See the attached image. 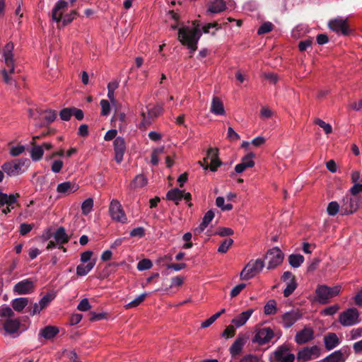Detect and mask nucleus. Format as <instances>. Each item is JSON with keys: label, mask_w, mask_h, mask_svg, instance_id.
<instances>
[{"label": "nucleus", "mask_w": 362, "mask_h": 362, "mask_svg": "<svg viewBox=\"0 0 362 362\" xmlns=\"http://www.w3.org/2000/svg\"><path fill=\"white\" fill-rule=\"evenodd\" d=\"M179 15L173 11H169L167 13L168 20H173L174 23L170 24V28L174 30L178 29V40L183 45L187 47L190 53H194L197 48V43L202 35V30L204 33H211L215 35V31L211 33V29L218 30L221 26L218 23H208L200 28L199 24L192 23V24L184 25L179 22Z\"/></svg>", "instance_id": "1"}, {"label": "nucleus", "mask_w": 362, "mask_h": 362, "mask_svg": "<svg viewBox=\"0 0 362 362\" xmlns=\"http://www.w3.org/2000/svg\"><path fill=\"white\" fill-rule=\"evenodd\" d=\"M13 45L12 42L7 43L3 49V56L6 67L1 70V74L5 83L14 87V91L20 89L16 78L11 75L15 71V64L13 54Z\"/></svg>", "instance_id": "2"}, {"label": "nucleus", "mask_w": 362, "mask_h": 362, "mask_svg": "<svg viewBox=\"0 0 362 362\" xmlns=\"http://www.w3.org/2000/svg\"><path fill=\"white\" fill-rule=\"evenodd\" d=\"M69 2L64 0H59L52 9V17L54 21L60 23L62 21V25L65 26L71 23L76 18L77 13L72 11L69 13L62 16L64 11L68 8Z\"/></svg>", "instance_id": "3"}, {"label": "nucleus", "mask_w": 362, "mask_h": 362, "mask_svg": "<svg viewBox=\"0 0 362 362\" xmlns=\"http://www.w3.org/2000/svg\"><path fill=\"white\" fill-rule=\"evenodd\" d=\"M341 286L329 287L326 285H320L315 290L316 300L320 304H326L329 300L340 293Z\"/></svg>", "instance_id": "4"}, {"label": "nucleus", "mask_w": 362, "mask_h": 362, "mask_svg": "<svg viewBox=\"0 0 362 362\" xmlns=\"http://www.w3.org/2000/svg\"><path fill=\"white\" fill-rule=\"evenodd\" d=\"M264 267V262L262 259L250 260L240 272V278L242 280L250 279L259 274Z\"/></svg>", "instance_id": "5"}, {"label": "nucleus", "mask_w": 362, "mask_h": 362, "mask_svg": "<svg viewBox=\"0 0 362 362\" xmlns=\"http://www.w3.org/2000/svg\"><path fill=\"white\" fill-rule=\"evenodd\" d=\"M359 312L356 308H349L339 315V322L344 327H351L360 322Z\"/></svg>", "instance_id": "6"}, {"label": "nucleus", "mask_w": 362, "mask_h": 362, "mask_svg": "<svg viewBox=\"0 0 362 362\" xmlns=\"http://www.w3.org/2000/svg\"><path fill=\"white\" fill-rule=\"evenodd\" d=\"M53 299V295L47 293L40 300L38 303H35L33 305L27 306L28 299L27 298H24V308L26 307L25 312L29 313L30 315L33 316L40 313V312L47 307Z\"/></svg>", "instance_id": "7"}, {"label": "nucleus", "mask_w": 362, "mask_h": 362, "mask_svg": "<svg viewBox=\"0 0 362 362\" xmlns=\"http://www.w3.org/2000/svg\"><path fill=\"white\" fill-rule=\"evenodd\" d=\"M109 214L111 218L117 222L124 223L127 221L122 204L117 199H113L111 200L109 206Z\"/></svg>", "instance_id": "8"}, {"label": "nucleus", "mask_w": 362, "mask_h": 362, "mask_svg": "<svg viewBox=\"0 0 362 362\" xmlns=\"http://www.w3.org/2000/svg\"><path fill=\"white\" fill-rule=\"evenodd\" d=\"M328 27L338 35H347L350 32L347 25V18L337 17L333 18L329 21Z\"/></svg>", "instance_id": "9"}, {"label": "nucleus", "mask_w": 362, "mask_h": 362, "mask_svg": "<svg viewBox=\"0 0 362 362\" xmlns=\"http://www.w3.org/2000/svg\"><path fill=\"white\" fill-rule=\"evenodd\" d=\"M284 254L278 247H274L266 255V259L268 260V269H273L281 264L284 259Z\"/></svg>", "instance_id": "10"}, {"label": "nucleus", "mask_w": 362, "mask_h": 362, "mask_svg": "<svg viewBox=\"0 0 362 362\" xmlns=\"http://www.w3.org/2000/svg\"><path fill=\"white\" fill-rule=\"evenodd\" d=\"M17 196L13 194H8L0 191V208L1 212L7 214L16 206Z\"/></svg>", "instance_id": "11"}, {"label": "nucleus", "mask_w": 362, "mask_h": 362, "mask_svg": "<svg viewBox=\"0 0 362 362\" xmlns=\"http://www.w3.org/2000/svg\"><path fill=\"white\" fill-rule=\"evenodd\" d=\"M23 161L21 159H14L4 163L1 165L2 170L8 177H15L21 173Z\"/></svg>", "instance_id": "12"}, {"label": "nucleus", "mask_w": 362, "mask_h": 362, "mask_svg": "<svg viewBox=\"0 0 362 362\" xmlns=\"http://www.w3.org/2000/svg\"><path fill=\"white\" fill-rule=\"evenodd\" d=\"M359 206L358 199L356 197H351L346 194L342 199L341 211L343 215L354 213Z\"/></svg>", "instance_id": "13"}, {"label": "nucleus", "mask_w": 362, "mask_h": 362, "mask_svg": "<svg viewBox=\"0 0 362 362\" xmlns=\"http://www.w3.org/2000/svg\"><path fill=\"white\" fill-rule=\"evenodd\" d=\"M301 317L302 313L297 309H293L282 315L281 322L284 328L288 329Z\"/></svg>", "instance_id": "14"}, {"label": "nucleus", "mask_w": 362, "mask_h": 362, "mask_svg": "<svg viewBox=\"0 0 362 362\" xmlns=\"http://www.w3.org/2000/svg\"><path fill=\"white\" fill-rule=\"evenodd\" d=\"M320 354V349L317 346L305 347L298 351L297 358L298 361H306L317 358Z\"/></svg>", "instance_id": "15"}, {"label": "nucleus", "mask_w": 362, "mask_h": 362, "mask_svg": "<svg viewBox=\"0 0 362 362\" xmlns=\"http://www.w3.org/2000/svg\"><path fill=\"white\" fill-rule=\"evenodd\" d=\"M281 337L279 331L274 332L271 327H264L257 330L254 339H272L274 337L279 339Z\"/></svg>", "instance_id": "16"}, {"label": "nucleus", "mask_w": 362, "mask_h": 362, "mask_svg": "<svg viewBox=\"0 0 362 362\" xmlns=\"http://www.w3.org/2000/svg\"><path fill=\"white\" fill-rule=\"evenodd\" d=\"M348 356V347H343L326 356L322 362H344Z\"/></svg>", "instance_id": "17"}, {"label": "nucleus", "mask_w": 362, "mask_h": 362, "mask_svg": "<svg viewBox=\"0 0 362 362\" xmlns=\"http://www.w3.org/2000/svg\"><path fill=\"white\" fill-rule=\"evenodd\" d=\"M114 150L115 153V160L120 163L126 151L125 141L122 137L118 136L114 140Z\"/></svg>", "instance_id": "18"}, {"label": "nucleus", "mask_w": 362, "mask_h": 362, "mask_svg": "<svg viewBox=\"0 0 362 362\" xmlns=\"http://www.w3.org/2000/svg\"><path fill=\"white\" fill-rule=\"evenodd\" d=\"M3 326L5 334H15L18 332L20 327V321L18 319H7L6 322L0 320V326Z\"/></svg>", "instance_id": "19"}, {"label": "nucleus", "mask_w": 362, "mask_h": 362, "mask_svg": "<svg viewBox=\"0 0 362 362\" xmlns=\"http://www.w3.org/2000/svg\"><path fill=\"white\" fill-rule=\"evenodd\" d=\"M226 8V0H210L206 10V14L219 13Z\"/></svg>", "instance_id": "20"}, {"label": "nucleus", "mask_w": 362, "mask_h": 362, "mask_svg": "<svg viewBox=\"0 0 362 362\" xmlns=\"http://www.w3.org/2000/svg\"><path fill=\"white\" fill-rule=\"evenodd\" d=\"M78 189V184L70 181L59 183L57 187V191L58 193L67 194L74 193L76 192Z\"/></svg>", "instance_id": "21"}, {"label": "nucleus", "mask_w": 362, "mask_h": 362, "mask_svg": "<svg viewBox=\"0 0 362 362\" xmlns=\"http://www.w3.org/2000/svg\"><path fill=\"white\" fill-rule=\"evenodd\" d=\"M254 313L253 309H248L245 311L242 312L238 315L235 316L231 321V323L235 326L236 328H239L243 326L247 321L250 319Z\"/></svg>", "instance_id": "22"}, {"label": "nucleus", "mask_w": 362, "mask_h": 362, "mask_svg": "<svg viewBox=\"0 0 362 362\" xmlns=\"http://www.w3.org/2000/svg\"><path fill=\"white\" fill-rule=\"evenodd\" d=\"M210 112L217 116H225L226 110L224 108V105L221 100L216 97L214 96L212 98Z\"/></svg>", "instance_id": "23"}, {"label": "nucleus", "mask_w": 362, "mask_h": 362, "mask_svg": "<svg viewBox=\"0 0 362 362\" xmlns=\"http://www.w3.org/2000/svg\"><path fill=\"white\" fill-rule=\"evenodd\" d=\"M209 160L210 161V170L211 171H216L217 168L221 165V162L219 160L218 157V150L215 148H210L207 152L206 158L205 161Z\"/></svg>", "instance_id": "24"}, {"label": "nucleus", "mask_w": 362, "mask_h": 362, "mask_svg": "<svg viewBox=\"0 0 362 362\" xmlns=\"http://www.w3.org/2000/svg\"><path fill=\"white\" fill-rule=\"evenodd\" d=\"M59 329L55 326H47L40 331L39 337L45 339H51L54 338L58 333Z\"/></svg>", "instance_id": "25"}, {"label": "nucleus", "mask_w": 362, "mask_h": 362, "mask_svg": "<svg viewBox=\"0 0 362 362\" xmlns=\"http://www.w3.org/2000/svg\"><path fill=\"white\" fill-rule=\"evenodd\" d=\"M148 183V179L143 174L137 175L130 183L129 187L131 190L145 187Z\"/></svg>", "instance_id": "26"}, {"label": "nucleus", "mask_w": 362, "mask_h": 362, "mask_svg": "<svg viewBox=\"0 0 362 362\" xmlns=\"http://www.w3.org/2000/svg\"><path fill=\"white\" fill-rule=\"evenodd\" d=\"M95 261L93 260L86 264H80L76 267V274L80 276H85L87 275L95 267Z\"/></svg>", "instance_id": "27"}, {"label": "nucleus", "mask_w": 362, "mask_h": 362, "mask_svg": "<svg viewBox=\"0 0 362 362\" xmlns=\"http://www.w3.org/2000/svg\"><path fill=\"white\" fill-rule=\"evenodd\" d=\"M54 238L55 241L60 245L66 243L69 238L66 234L64 228L59 227L54 233Z\"/></svg>", "instance_id": "28"}, {"label": "nucleus", "mask_w": 362, "mask_h": 362, "mask_svg": "<svg viewBox=\"0 0 362 362\" xmlns=\"http://www.w3.org/2000/svg\"><path fill=\"white\" fill-rule=\"evenodd\" d=\"M166 197L168 200L173 201L176 204H178V202L182 199L183 191L178 188L172 189L168 192Z\"/></svg>", "instance_id": "29"}, {"label": "nucleus", "mask_w": 362, "mask_h": 362, "mask_svg": "<svg viewBox=\"0 0 362 362\" xmlns=\"http://www.w3.org/2000/svg\"><path fill=\"white\" fill-rule=\"evenodd\" d=\"M40 116L44 120L43 123L40 125L49 124L55 120L57 113L54 110H46L40 114Z\"/></svg>", "instance_id": "30"}, {"label": "nucleus", "mask_w": 362, "mask_h": 362, "mask_svg": "<svg viewBox=\"0 0 362 362\" xmlns=\"http://www.w3.org/2000/svg\"><path fill=\"white\" fill-rule=\"evenodd\" d=\"M304 257L300 254H292L288 257V262L293 268H298L304 262Z\"/></svg>", "instance_id": "31"}, {"label": "nucleus", "mask_w": 362, "mask_h": 362, "mask_svg": "<svg viewBox=\"0 0 362 362\" xmlns=\"http://www.w3.org/2000/svg\"><path fill=\"white\" fill-rule=\"evenodd\" d=\"M276 358L280 362H293L295 356L293 354H286L281 349L276 351Z\"/></svg>", "instance_id": "32"}, {"label": "nucleus", "mask_w": 362, "mask_h": 362, "mask_svg": "<svg viewBox=\"0 0 362 362\" xmlns=\"http://www.w3.org/2000/svg\"><path fill=\"white\" fill-rule=\"evenodd\" d=\"M30 153L33 161H38L42 158L44 154V149L42 146L36 145L30 148Z\"/></svg>", "instance_id": "33"}, {"label": "nucleus", "mask_w": 362, "mask_h": 362, "mask_svg": "<svg viewBox=\"0 0 362 362\" xmlns=\"http://www.w3.org/2000/svg\"><path fill=\"white\" fill-rule=\"evenodd\" d=\"M295 339H313V331L310 327H305L296 335Z\"/></svg>", "instance_id": "34"}, {"label": "nucleus", "mask_w": 362, "mask_h": 362, "mask_svg": "<svg viewBox=\"0 0 362 362\" xmlns=\"http://www.w3.org/2000/svg\"><path fill=\"white\" fill-rule=\"evenodd\" d=\"M277 312L276 302L274 299L269 300L264 307V313L266 315H274Z\"/></svg>", "instance_id": "35"}, {"label": "nucleus", "mask_w": 362, "mask_h": 362, "mask_svg": "<svg viewBox=\"0 0 362 362\" xmlns=\"http://www.w3.org/2000/svg\"><path fill=\"white\" fill-rule=\"evenodd\" d=\"M14 317V311L8 305L4 304L0 306V317L12 319Z\"/></svg>", "instance_id": "36"}, {"label": "nucleus", "mask_w": 362, "mask_h": 362, "mask_svg": "<svg viewBox=\"0 0 362 362\" xmlns=\"http://www.w3.org/2000/svg\"><path fill=\"white\" fill-rule=\"evenodd\" d=\"M141 115L142 117V120L139 124L140 128H146V127L149 126L152 123L153 120L155 119L154 117L149 114L148 110L147 111V113H146L142 109L141 112Z\"/></svg>", "instance_id": "37"}, {"label": "nucleus", "mask_w": 362, "mask_h": 362, "mask_svg": "<svg viewBox=\"0 0 362 362\" xmlns=\"http://www.w3.org/2000/svg\"><path fill=\"white\" fill-rule=\"evenodd\" d=\"M93 198H88L85 199L82 204H81V211L82 214L85 216L89 214L93 208Z\"/></svg>", "instance_id": "38"}, {"label": "nucleus", "mask_w": 362, "mask_h": 362, "mask_svg": "<svg viewBox=\"0 0 362 362\" xmlns=\"http://www.w3.org/2000/svg\"><path fill=\"white\" fill-rule=\"evenodd\" d=\"M216 205L222 211H230L233 209V205L231 204H225V198L223 197H216Z\"/></svg>", "instance_id": "39"}, {"label": "nucleus", "mask_w": 362, "mask_h": 362, "mask_svg": "<svg viewBox=\"0 0 362 362\" xmlns=\"http://www.w3.org/2000/svg\"><path fill=\"white\" fill-rule=\"evenodd\" d=\"M243 346V341H234V343L230 348V352L231 355L233 356L238 355L241 352Z\"/></svg>", "instance_id": "40"}, {"label": "nucleus", "mask_w": 362, "mask_h": 362, "mask_svg": "<svg viewBox=\"0 0 362 362\" xmlns=\"http://www.w3.org/2000/svg\"><path fill=\"white\" fill-rule=\"evenodd\" d=\"M340 207L337 202L332 201L329 203L327 207V212L329 216H334L338 214Z\"/></svg>", "instance_id": "41"}, {"label": "nucleus", "mask_w": 362, "mask_h": 362, "mask_svg": "<svg viewBox=\"0 0 362 362\" xmlns=\"http://www.w3.org/2000/svg\"><path fill=\"white\" fill-rule=\"evenodd\" d=\"M296 288L297 283L296 280H291L290 281H288L286 284V287L285 288L283 292L284 296L285 297H288L293 293Z\"/></svg>", "instance_id": "42"}, {"label": "nucleus", "mask_w": 362, "mask_h": 362, "mask_svg": "<svg viewBox=\"0 0 362 362\" xmlns=\"http://www.w3.org/2000/svg\"><path fill=\"white\" fill-rule=\"evenodd\" d=\"M233 240L232 238H226L220 244L218 247V252L220 253H226L229 247L233 245Z\"/></svg>", "instance_id": "43"}, {"label": "nucleus", "mask_w": 362, "mask_h": 362, "mask_svg": "<svg viewBox=\"0 0 362 362\" xmlns=\"http://www.w3.org/2000/svg\"><path fill=\"white\" fill-rule=\"evenodd\" d=\"M273 24L271 22L266 21L264 22L260 27L257 30L258 35H263L265 33H268L273 30Z\"/></svg>", "instance_id": "44"}, {"label": "nucleus", "mask_w": 362, "mask_h": 362, "mask_svg": "<svg viewBox=\"0 0 362 362\" xmlns=\"http://www.w3.org/2000/svg\"><path fill=\"white\" fill-rule=\"evenodd\" d=\"M147 296V293H143L136 297L133 300L130 301L129 303L126 305L127 308H134L140 305L144 300L145 297Z\"/></svg>", "instance_id": "45"}, {"label": "nucleus", "mask_w": 362, "mask_h": 362, "mask_svg": "<svg viewBox=\"0 0 362 362\" xmlns=\"http://www.w3.org/2000/svg\"><path fill=\"white\" fill-rule=\"evenodd\" d=\"M152 266L153 264L150 259H144L138 262L136 268L139 271H144L151 269Z\"/></svg>", "instance_id": "46"}, {"label": "nucleus", "mask_w": 362, "mask_h": 362, "mask_svg": "<svg viewBox=\"0 0 362 362\" xmlns=\"http://www.w3.org/2000/svg\"><path fill=\"white\" fill-rule=\"evenodd\" d=\"M255 154L250 152L242 158L241 162L244 163L246 167L252 168L255 165V161L253 160Z\"/></svg>", "instance_id": "47"}, {"label": "nucleus", "mask_w": 362, "mask_h": 362, "mask_svg": "<svg viewBox=\"0 0 362 362\" xmlns=\"http://www.w3.org/2000/svg\"><path fill=\"white\" fill-rule=\"evenodd\" d=\"M315 123L317 125H319L321 128L323 129L325 134H329L332 132V126L324 122L322 119L317 118L315 119Z\"/></svg>", "instance_id": "48"}, {"label": "nucleus", "mask_w": 362, "mask_h": 362, "mask_svg": "<svg viewBox=\"0 0 362 362\" xmlns=\"http://www.w3.org/2000/svg\"><path fill=\"white\" fill-rule=\"evenodd\" d=\"M72 107L63 108L59 112L60 119L63 121H69L72 116Z\"/></svg>", "instance_id": "49"}, {"label": "nucleus", "mask_w": 362, "mask_h": 362, "mask_svg": "<svg viewBox=\"0 0 362 362\" xmlns=\"http://www.w3.org/2000/svg\"><path fill=\"white\" fill-rule=\"evenodd\" d=\"M101 106V115L103 116H107L110 113V104L107 100H100Z\"/></svg>", "instance_id": "50"}, {"label": "nucleus", "mask_w": 362, "mask_h": 362, "mask_svg": "<svg viewBox=\"0 0 362 362\" xmlns=\"http://www.w3.org/2000/svg\"><path fill=\"white\" fill-rule=\"evenodd\" d=\"M13 310L17 312L23 311V297H19L13 299L11 302Z\"/></svg>", "instance_id": "51"}, {"label": "nucleus", "mask_w": 362, "mask_h": 362, "mask_svg": "<svg viewBox=\"0 0 362 362\" xmlns=\"http://www.w3.org/2000/svg\"><path fill=\"white\" fill-rule=\"evenodd\" d=\"M63 356L69 359L70 362H79L76 353L74 351L65 350Z\"/></svg>", "instance_id": "52"}, {"label": "nucleus", "mask_w": 362, "mask_h": 362, "mask_svg": "<svg viewBox=\"0 0 362 362\" xmlns=\"http://www.w3.org/2000/svg\"><path fill=\"white\" fill-rule=\"evenodd\" d=\"M129 235L131 237L142 238L145 235V229L143 227L135 228L130 231Z\"/></svg>", "instance_id": "53"}, {"label": "nucleus", "mask_w": 362, "mask_h": 362, "mask_svg": "<svg viewBox=\"0 0 362 362\" xmlns=\"http://www.w3.org/2000/svg\"><path fill=\"white\" fill-rule=\"evenodd\" d=\"M339 306L338 305H333L325 308L322 311V314L324 315H333L339 310Z\"/></svg>", "instance_id": "54"}, {"label": "nucleus", "mask_w": 362, "mask_h": 362, "mask_svg": "<svg viewBox=\"0 0 362 362\" xmlns=\"http://www.w3.org/2000/svg\"><path fill=\"white\" fill-rule=\"evenodd\" d=\"M246 287V284L244 283L240 284L235 286L230 293V296L231 298L237 296Z\"/></svg>", "instance_id": "55"}, {"label": "nucleus", "mask_w": 362, "mask_h": 362, "mask_svg": "<svg viewBox=\"0 0 362 362\" xmlns=\"http://www.w3.org/2000/svg\"><path fill=\"white\" fill-rule=\"evenodd\" d=\"M163 151V148H158L155 149L153 151V153H151V163H152V165H158V163L159 162V158H158V154L162 153Z\"/></svg>", "instance_id": "56"}, {"label": "nucleus", "mask_w": 362, "mask_h": 362, "mask_svg": "<svg viewBox=\"0 0 362 362\" xmlns=\"http://www.w3.org/2000/svg\"><path fill=\"white\" fill-rule=\"evenodd\" d=\"M91 308L89 301L87 298L82 299L78 303L77 308L81 311H88Z\"/></svg>", "instance_id": "57"}, {"label": "nucleus", "mask_w": 362, "mask_h": 362, "mask_svg": "<svg viewBox=\"0 0 362 362\" xmlns=\"http://www.w3.org/2000/svg\"><path fill=\"white\" fill-rule=\"evenodd\" d=\"M214 212L213 210H209L204 216L202 218L203 225H207L210 223V222L214 219Z\"/></svg>", "instance_id": "58"}, {"label": "nucleus", "mask_w": 362, "mask_h": 362, "mask_svg": "<svg viewBox=\"0 0 362 362\" xmlns=\"http://www.w3.org/2000/svg\"><path fill=\"white\" fill-rule=\"evenodd\" d=\"M227 137L233 141H237L240 138V135L230 127L228 128Z\"/></svg>", "instance_id": "59"}, {"label": "nucleus", "mask_w": 362, "mask_h": 362, "mask_svg": "<svg viewBox=\"0 0 362 362\" xmlns=\"http://www.w3.org/2000/svg\"><path fill=\"white\" fill-rule=\"evenodd\" d=\"M235 326L233 325V324L231 323L229 326H228L224 332H223V336L226 337V338H232L233 337V334L235 329Z\"/></svg>", "instance_id": "60"}, {"label": "nucleus", "mask_w": 362, "mask_h": 362, "mask_svg": "<svg viewBox=\"0 0 362 362\" xmlns=\"http://www.w3.org/2000/svg\"><path fill=\"white\" fill-rule=\"evenodd\" d=\"M217 315H213L209 318L204 320L201 323V327L202 328H207L209 326H211L217 320Z\"/></svg>", "instance_id": "61"}, {"label": "nucleus", "mask_w": 362, "mask_h": 362, "mask_svg": "<svg viewBox=\"0 0 362 362\" xmlns=\"http://www.w3.org/2000/svg\"><path fill=\"white\" fill-rule=\"evenodd\" d=\"M313 40L312 39H307L303 41H300L298 44V48L300 51L303 52L307 49V48L310 47L312 45Z\"/></svg>", "instance_id": "62"}, {"label": "nucleus", "mask_w": 362, "mask_h": 362, "mask_svg": "<svg viewBox=\"0 0 362 362\" xmlns=\"http://www.w3.org/2000/svg\"><path fill=\"white\" fill-rule=\"evenodd\" d=\"M63 167V162L61 160H55L52 165L51 170L53 173H57L60 172Z\"/></svg>", "instance_id": "63"}, {"label": "nucleus", "mask_w": 362, "mask_h": 362, "mask_svg": "<svg viewBox=\"0 0 362 362\" xmlns=\"http://www.w3.org/2000/svg\"><path fill=\"white\" fill-rule=\"evenodd\" d=\"M362 192V184L356 183L349 189V192L351 195L356 196L358 193Z\"/></svg>", "instance_id": "64"}]
</instances>
